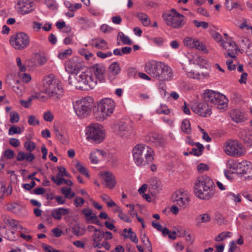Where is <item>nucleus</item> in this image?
Masks as SVG:
<instances>
[{"label": "nucleus", "instance_id": "1", "mask_svg": "<svg viewBox=\"0 0 252 252\" xmlns=\"http://www.w3.org/2000/svg\"><path fill=\"white\" fill-rule=\"evenodd\" d=\"M194 192L200 199L208 200L211 198L215 193V187L213 180L206 175L198 177L194 185Z\"/></svg>", "mask_w": 252, "mask_h": 252}, {"label": "nucleus", "instance_id": "2", "mask_svg": "<svg viewBox=\"0 0 252 252\" xmlns=\"http://www.w3.org/2000/svg\"><path fill=\"white\" fill-rule=\"evenodd\" d=\"M70 85L76 89L85 90L93 89L96 84V80L94 77L92 72L87 69L79 74H76L68 78Z\"/></svg>", "mask_w": 252, "mask_h": 252}, {"label": "nucleus", "instance_id": "3", "mask_svg": "<svg viewBox=\"0 0 252 252\" xmlns=\"http://www.w3.org/2000/svg\"><path fill=\"white\" fill-rule=\"evenodd\" d=\"M43 87L45 94L54 100H58L63 95V89L62 85L60 81L53 74H51L44 77Z\"/></svg>", "mask_w": 252, "mask_h": 252}, {"label": "nucleus", "instance_id": "4", "mask_svg": "<svg viewBox=\"0 0 252 252\" xmlns=\"http://www.w3.org/2000/svg\"><path fill=\"white\" fill-rule=\"evenodd\" d=\"M132 155L135 163L139 166H144L154 160L153 149L145 144H137L133 148Z\"/></svg>", "mask_w": 252, "mask_h": 252}, {"label": "nucleus", "instance_id": "5", "mask_svg": "<svg viewBox=\"0 0 252 252\" xmlns=\"http://www.w3.org/2000/svg\"><path fill=\"white\" fill-rule=\"evenodd\" d=\"M115 107L114 101L109 98L102 99L94 109V115L99 121H102L110 117L114 112Z\"/></svg>", "mask_w": 252, "mask_h": 252}, {"label": "nucleus", "instance_id": "6", "mask_svg": "<svg viewBox=\"0 0 252 252\" xmlns=\"http://www.w3.org/2000/svg\"><path fill=\"white\" fill-rule=\"evenodd\" d=\"M203 97L204 100L211 107L215 106L220 110H224L228 107V99L224 95L220 93L208 90L204 92Z\"/></svg>", "mask_w": 252, "mask_h": 252}, {"label": "nucleus", "instance_id": "7", "mask_svg": "<svg viewBox=\"0 0 252 252\" xmlns=\"http://www.w3.org/2000/svg\"><path fill=\"white\" fill-rule=\"evenodd\" d=\"M162 17L166 25L174 29L182 28L186 22L184 16L174 8L169 12L163 13Z\"/></svg>", "mask_w": 252, "mask_h": 252}, {"label": "nucleus", "instance_id": "8", "mask_svg": "<svg viewBox=\"0 0 252 252\" xmlns=\"http://www.w3.org/2000/svg\"><path fill=\"white\" fill-rule=\"evenodd\" d=\"M93 107L94 99L89 96L78 100L73 103L75 112L81 118L89 116Z\"/></svg>", "mask_w": 252, "mask_h": 252}, {"label": "nucleus", "instance_id": "9", "mask_svg": "<svg viewBox=\"0 0 252 252\" xmlns=\"http://www.w3.org/2000/svg\"><path fill=\"white\" fill-rule=\"evenodd\" d=\"M86 135L88 140H92L96 143L101 142L105 138L102 126L97 123H93L86 128Z\"/></svg>", "mask_w": 252, "mask_h": 252}, {"label": "nucleus", "instance_id": "10", "mask_svg": "<svg viewBox=\"0 0 252 252\" xmlns=\"http://www.w3.org/2000/svg\"><path fill=\"white\" fill-rule=\"evenodd\" d=\"M11 46L16 50H22L27 48L30 43L29 36L25 32H18L11 36Z\"/></svg>", "mask_w": 252, "mask_h": 252}, {"label": "nucleus", "instance_id": "11", "mask_svg": "<svg viewBox=\"0 0 252 252\" xmlns=\"http://www.w3.org/2000/svg\"><path fill=\"white\" fill-rule=\"evenodd\" d=\"M114 129L117 135L125 139H128L135 134L133 126L129 123L123 121H120L116 124Z\"/></svg>", "mask_w": 252, "mask_h": 252}, {"label": "nucleus", "instance_id": "12", "mask_svg": "<svg viewBox=\"0 0 252 252\" xmlns=\"http://www.w3.org/2000/svg\"><path fill=\"white\" fill-rule=\"evenodd\" d=\"M226 155L231 157H240L244 156L246 151L244 146L237 140H229L224 149Z\"/></svg>", "mask_w": 252, "mask_h": 252}, {"label": "nucleus", "instance_id": "13", "mask_svg": "<svg viewBox=\"0 0 252 252\" xmlns=\"http://www.w3.org/2000/svg\"><path fill=\"white\" fill-rule=\"evenodd\" d=\"M24 147L28 152H19L16 157L17 160L18 161H22L25 159L29 162L32 161L35 158V156L32 152L35 149V143L33 141L28 140L25 142Z\"/></svg>", "mask_w": 252, "mask_h": 252}, {"label": "nucleus", "instance_id": "14", "mask_svg": "<svg viewBox=\"0 0 252 252\" xmlns=\"http://www.w3.org/2000/svg\"><path fill=\"white\" fill-rule=\"evenodd\" d=\"M163 64L161 62L149 61L145 64V71L152 77L158 80Z\"/></svg>", "mask_w": 252, "mask_h": 252}, {"label": "nucleus", "instance_id": "15", "mask_svg": "<svg viewBox=\"0 0 252 252\" xmlns=\"http://www.w3.org/2000/svg\"><path fill=\"white\" fill-rule=\"evenodd\" d=\"M83 66V63L81 59L77 56L73 57L65 63V70L70 74L77 73Z\"/></svg>", "mask_w": 252, "mask_h": 252}, {"label": "nucleus", "instance_id": "16", "mask_svg": "<svg viewBox=\"0 0 252 252\" xmlns=\"http://www.w3.org/2000/svg\"><path fill=\"white\" fill-rule=\"evenodd\" d=\"M192 109L194 113L203 117L210 116L212 114L211 106L205 100L195 102L192 106Z\"/></svg>", "mask_w": 252, "mask_h": 252}, {"label": "nucleus", "instance_id": "17", "mask_svg": "<svg viewBox=\"0 0 252 252\" xmlns=\"http://www.w3.org/2000/svg\"><path fill=\"white\" fill-rule=\"evenodd\" d=\"M16 7L18 13L22 15L29 13L35 9L34 4L31 0H18Z\"/></svg>", "mask_w": 252, "mask_h": 252}, {"label": "nucleus", "instance_id": "18", "mask_svg": "<svg viewBox=\"0 0 252 252\" xmlns=\"http://www.w3.org/2000/svg\"><path fill=\"white\" fill-rule=\"evenodd\" d=\"M221 46L226 50L224 56L226 58L228 57L231 59L236 60L237 58L235 53L237 50L240 51L237 45L234 42L223 41L221 44Z\"/></svg>", "mask_w": 252, "mask_h": 252}, {"label": "nucleus", "instance_id": "19", "mask_svg": "<svg viewBox=\"0 0 252 252\" xmlns=\"http://www.w3.org/2000/svg\"><path fill=\"white\" fill-rule=\"evenodd\" d=\"M240 165L238 174L246 180H252V163L250 161H243Z\"/></svg>", "mask_w": 252, "mask_h": 252}, {"label": "nucleus", "instance_id": "20", "mask_svg": "<svg viewBox=\"0 0 252 252\" xmlns=\"http://www.w3.org/2000/svg\"><path fill=\"white\" fill-rule=\"evenodd\" d=\"M146 140L157 147H162L166 143L163 136L160 134L156 133L149 134L146 137Z\"/></svg>", "mask_w": 252, "mask_h": 252}, {"label": "nucleus", "instance_id": "21", "mask_svg": "<svg viewBox=\"0 0 252 252\" xmlns=\"http://www.w3.org/2000/svg\"><path fill=\"white\" fill-rule=\"evenodd\" d=\"M101 177L105 183V187L109 189H113L116 185V181L113 174L108 171L101 173Z\"/></svg>", "mask_w": 252, "mask_h": 252}, {"label": "nucleus", "instance_id": "22", "mask_svg": "<svg viewBox=\"0 0 252 252\" xmlns=\"http://www.w3.org/2000/svg\"><path fill=\"white\" fill-rule=\"evenodd\" d=\"M173 202L180 207L185 208L189 203V199L180 193L175 192L172 197Z\"/></svg>", "mask_w": 252, "mask_h": 252}, {"label": "nucleus", "instance_id": "23", "mask_svg": "<svg viewBox=\"0 0 252 252\" xmlns=\"http://www.w3.org/2000/svg\"><path fill=\"white\" fill-rule=\"evenodd\" d=\"M1 219L4 222L10 227L12 229H23V227L20 225L18 220H14L8 216L3 214Z\"/></svg>", "mask_w": 252, "mask_h": 252}, {"label": "nucleus", "instance_id": "24", "mask_svg": "<svg viewBox=\"0 0 252 252\" xmlns=\"http://www.w3.org/2000/svg\"><path fill=\"white\" fill-rule=\"evenodd\" d=\"M173 73L171 68L169 66L164 63L158 80L160 81L164 80L168 81L171 79Z\"/></svg>", "mask_w": 252, "mask_h": 252}, {"label": "nucleus", "instance_id": "25", "mask_svg": "<svg viewBox=\"0 0 252 252\" xmlns=\"http://www.w3.org/2000/svg\"><path fill=\"white\" fill-rule=\"evenodd\" d=\"M90 45L92 47H94L98 49L106 50L108 49L107 41L101 38H96L92 39Z\"/></svg>", "mask_w": 252, "mask_h": 252}, {"label": "nucleus", "instance_id": "26", "mask_svg": "<svg viewBox=\"0 0 252 252\" xmlns=\"http://www.w3.org/2000/svg\"><path fill=\"white\" fill-rule=\"evenodd\" d=\"M69 213V209L65 208H58L52 211V217L57 220H61L62 216H65Z\"/></svg>", "mask_w": 252, "mask_h": 252}, {"label": "nucleus", "instance_id": "27", "mask_svg": "<svg viewBox=\"0 0 252 252\" xmlns=\"http://www.w3.org/2000/svg\"><path fill=\"white\" fill-rule=\"evenodd\" d=\"M92 69L94 73L95 79H98L99 81L102 82L104 79V73L105 72V68L101 64H94Z\"/></svg>", "mask_w": 252, "mask_h": 252}, {"label": "nucleus", "instance_id": "28", "mask_svg": "<svg viewBox=\"0 0 252 252\" xmlns=\"http://www.w3.org/2000/svg\"><path fill=\"white\" fill-rule=\"evenodd\" d=\"M230 117L235 123H242L245 121L243 114L238 110H233L230 113Z\"/></svg>", "mask_w": 252, "mask_h": 252}, {"label": "nucleus", "instance_id": "29", "mask_svg": "<svg viewBox=\"0 0 252 252\" xmlns=\"http://www.w3.org/2000/svg\"><path fill=\"white\" fill-rule=\"evenodd\" d=\"M211 220V217L207 213H204L198 215L195 218L196 226L199 227L202 223H207Z\"/></svg>", "mask_w": 252, "mask_h": 252}, {"label": "nucleus", "instance_id": "30", "mask_svg": "<svg viewBox=\"0 0 252 252\" xmlns=\"http://www.w3.org/2000/svg\"><path fill=\"white\" fill-rule=\"evenodd\" d=\"M241 162H237L232 160H228L226 165L228 170L226 171L229 173H233L234 171L236 170L238 174L239 167Z\"/></svg>", "mask_w": 252, "mask_h": 252}, {"label": "nucleus", "instance_id": "31", "mask_svg": "<svg viewBox=\"0 0 252 252\" xmlns=\"http://www.w3.org/2000/svg\"><path fill=\"white\" fill-rule=\"evenodd\" d=\"M108 69L110 75L115 77L119 73L121 68L119 63L114 62L111 64Z\"/></svg>", "mask_w": 252, "mask_h": 252}, {"label": "nucleus", "instance_id": "32", "mask_svg": "<svg viewBox=\"0 0 252 252\" xmlns=\"http://www.w3.org/2000/svg\"><path fill=\"white\" fill-rule=\"evenodd\" d=\"M150 186L155 192H158L162 189L161 182L156 178H152L150 180Z\"/></svg>", "mask_w": 252, "mask_h": 252}, {"label": "nucleus", "instance_id": "33", "mask_svg": "<svg viewBox=\"0 0 252 252\" xmlns=\"http://www.w3.org/2000/svg\"><path fill=\"white\" fill-rule=\"evenodd\" d=\"M194 145L196 146L197 148H192L189 153L196 156L201 155L204 149L203 145L199 142L196 143Z\"/></svg>", "mask_w": 252, "mask_h": 252}, {"label": "nucleus", "instance_id": "34", "mask_svg": "<svg viewBox=\"0 0 252 252\" xmlns=\"http://www.w3.org/2000/svg\"><path fill=\"white\" fill-rule=\"evenodd\" d=\"M137 18L142 22L144 26H148L150 24V20L147 15L142 12L136 14Z\"/></svg>", "mask_w": 252, "mask_h": 252}, {"label": "nucleus", "instance_id": "35", "mask_svg": "<svg viewBox=\"0 0 252 252\" xmlns=\"http://www.w3.org/2000/svg\"><path fill=\"white\" fill-rule=\"evenodd\" d=\"M7 209L14 214H17L21 211V206L19 204L13 202L7 205Z\"/></svg>", "mask_w": 252, "mask_h": 252}, {"label": "nucleus", "instance_id": "36", "mask_svg": "<svg viewBox=\"0 0 252 252\" xmlns=\"http://www.w3.org/2000/svg\"><path fill=\"white\" fill-rule=\"evenodd\" d=\"M53 132L56 135L57 138L63 144L67 143V139L60 132L59 128L54 126L53 127Z\"/></svg>", "mask_w": 252, "mask_h": 252}, {"label": "nucleus", "instance_id": "37", "mask_svg": "<svg viewBox=\"0 0 252 252\" xmlns=\"http://www.w3.org/2000/svg\"><path fill=\"white\" fill-rule=\"evenodd\" d=\"M93 237V240L95 243L100 242L104 237L103 231H101L99 229L94 228Z\"/></svg>", "mask_w": 252, "mask_h": 252}, {"label": "nucleus", "instance_id": "38", "mask_svg": "<svg viewBox=\"0 0 252 252\" xmlns=\"http://www.w3.org/2000/svg\"><path fill=\"white\" fill-rule=\"evenodd\" d=\"M226 199L229 202H233L235 203L240 202L241 199L239 194H235L232 192H229L226 195Z\"/></svg>", "mask_w": 252, "mask_h": 252}, {"label": "nucleus", "instance_id": "39", "mask_svg": "<svg viewBox=\"0 0 252 252\" xmlns=\"http://www.w3.org/2000/svg\"><path fill=\"white\" fill-rule=\"evenodd\" d=\"M197 40L198 39L197 38L188 36L184 39L183 42L186 46L189 48H193L194 44L196 42H197Z\"/></svg>", "mask_w": 252, "mask_h": 252}, {"label": "nucleus", "instance_id": "40", "mask_svg": "<svg viewBox=\"0 0 252 252\" xmlns=\"http://www.w3.org/2000/svg\"><path fill=\"white\" fill-rule=\"evenodd\" d=\"M13 90L17 94L21 95L24 91V87L20 84V81L18 80H17L15 81V85L13 86Z\"/></svg>", "mask_w": 252, "mask_h": 252}, {"label": "nucleus", "instance_id": "41", "mask_svg": "<svg viewBox=\"0 0 252 252\" xmlns=\"http://www.w3.org/2000/svg\"><path fill=\"white\" fill-rule=\"evenodd\" d=\"M127 234H124L123 236L125 238H128L130 240L134 243L138 242V239L136 236L135 233L132 231L131 228H129L127 231Z\"/></svg>", "mask_w": 252, "mask_h": 252}, {"label": "nucleus", "instance_id": "42", "mask_svg": "<svg viewBox=\"0 0 252 252\" xmlns=\"http://www.w3.org/2000/svg\"><path fill=\"white\" fill-rule=\"evenodd\" d=\"M44 93V91L41 92H34L31 95L33 99H37L40 101L44 102L47 100V97Z\"/></svg>", "mask_w": 252, "mask_h": 252}, {"label": "nucleus", "instance_id": "43", "mask_svg": "<svg viewBox=\"0 0 252 252\" xmlns=\"http://www.w3.org/2000/svg\"><path fill=\"white\" fill-rule=\"evenodd\" d=\"M121 40L124 44L125 45H131L132 42V41L129 39V38L125 35L123 32H119L118 34V40Z\"/></svg>", "mask_w": 252, "mask_h": 252}, {"label": "nucleus", "instance_id": "44", "mask_svg": "<svg viewBox=\"0 0 252 252\" xmlns=\"http://www.w3.org/2000/svg\"><path fill=\"white\" fill-rule=\"evenodd\" d=\"M182 130L186 133H189L191 131L190 124L188 120H184L181 124Z\"/></svg>", "mask_w": 252, "mask_h": 252}, {"label": "nucleus", "instance_id": "45", "mask_svg": "<svg viewBox=\"0 0 252 252\" xmlns=\"http://www.w3.org/2000/svg\"><path fill=\"white\" fill-rule=\"evenodd\" d=\"M193 48H195L199 51H203L205 53H207V49L203 43L199 40H197V42L194 44Z\"/></svg>", "mask_w": 252, "mask_h": 252}, {"label": "nucleus", "instance_id": "46", "mask_svg": "<svg viewBox=\"0 0 252 252\" xmlns=\"http://www.w3.org/2000/svg\"><path fill=\"white\" fill-rule=\"evenodd\" d=\"M231 234V232L228 231L220 233L215 238V241L218 242L222 241L225 239L226 238L230 237Z\"/></svg>", "mask_w": 252, "mask_h": 252}, {"label": "nucleus", "instance_id": "47", "mask_svg": "<svg viewBox=\"0 0 252 252\" xmlns=\"http://www.w3.org/2000/svg\"><path fill=\"white\" fill-rule=\"evenodd\" d=\"M237 63V59L234 60V59H229L226 61V64L227 66V68L229 70H234L236 69V63Z\"/></svg>", "mask_w": 252, "mask_h": 252}, {"label": "nucleus", "instance_id": "48", "mask_svg": "<svg viewBox=\"0 0 252 252\" xmlns=\"http://www.w3.org/2000/svg\"><path fill=\"white\" fill-rule=\"evenodd\" d=\"M72 53V49L71 48H68L63 52L59 53L58 55V57L60 59L63 60L71 55Z\"/></svg>", "mask_w": 252, "mask_h": 252}, {"label": "nucleus", "instance_id": "49", "mask_svg": "<svg viewBox=\"0 0 252 252\" xmlns=\"http://www.w3.org/2000/svg\"><path fill=\"white\" fill-rule=\"evenodd\" d=\"M10 122L11 123H16L19 122L20 117L18 113L16 111H11L10 113Z\"/></svg>", "mask_w": 252, "mask_h": 252}, {"label": "nucleus", "instance_id": "50", "mask_svg": "<svg viewBox=\"0 0 252 252\" xmlns=\"http://www.w3.org/2000/svg\"><path fill=\"white\" fill-rule=\"evenodd\" d=\"M228 252H241L240 248L236 245L235 241L229 243Z\"/></svg>", "mask_w": 252, "mask_h": 252}, {"label": "nucleus", "instance_id": "51", "mask_svg": "<svg viewBox=\"0 0 252 252\" xmlns=\"http://www.w3.org/2000/svg\"><path fill=\"white\" fill-rule=\"evenodd\" d=\"M76 169L79 171L80 173L86 177H89V174L88 170L84 167L80 163L78 162L76 165Z\"/></svg>", "mask_w": 252, "mask_h": 252}, {"label": "nucleus", "instance_id": "52", "mask_svg": "<svg viewBox=\"0 0 252 252\" xmlns=\"http://www.w3.org/2000/svg\"><path fill=\"white\" fill-rule=\"evenodd\" d=\"M79 53L82 56H84L86 60H89L91 57L94 56V54L89 52L85 49H81L79 51Z\"/></svg>", "mask_w": 252, "mask_h": 252}, {"label": "nucleus", "instance_id": "53", "mask_svg": "<svg viewBox=\"0 0 252 252\" xmlns=\"http://www.w3.org/2000/svg\"><path fill=\"white\" fill-rule=\"evenodd\" d=\"M141 241H142V243L144 244V245L147 247V248H148V249L149 250H151L152 246H151V243L149 241V238L145 234H144L143 235H142L141 236Z\"/></svg>", "mask_w": 252, "mask_h": 252}, {"label": "nucleus", "instance_id": "54", "mask_svg": "<svg viewBox=\"0 0 252 252\" xmlns=\"http://www.w3.org/2000/svg\"><path fill=\"white\" fill-rule=\"evenodd\" d=\"M22 132L20 127L16 126H12L8 130L9 135H12L14 134H20Z\"/></svg>", "mask_w": 252, "mask_h": 252}, {"label": "nucleus", "instance_id": "55", "mask_svg": "<svg viewBox=\"0 0 252 252\" xmlns=\"http://www.w3.org/2000/svg\"><path fill=\"white\" fill-rule=\"evenodd\" d=\"M28 124L31 126L38 125L39 121L36 119V117L33 115H30L28 117Z\"/></svg>", "mask_w": 252, "mask_h": 252}, {"label": "nucleus", "instance_id": "56", "mask_svg": "<svg viewBox=\"0 0 252 252\" xmlns=\"http://www.w3.org/2000/svg\"><path fill=\"white\" fill-rule=\"evenodd\" d=\"M43 119L45 121L52 122L54 119V115L51 111L45 112L43 114Z\"/></svg>", "mask_w": 252, "mask_h": 252}, {"label": "nucleus", "instance_id": "57", "mask_svg": "<svg viewBox=\"0 0 252 252\" xmlns=\"http://www.w3.org/2000/svg\"><path fill=\"white\" fill-rule=\"evenodd\" d=\"M192 22L197 28L202 27L203 29H206L208 27V23L206 22H201L194 20Z\"/></svg>", "mask_w": 252, "mask_h": 252}, {"label": "nucleus", "instance_id": "58", "mask_svg": "<svg viewBox=\"0 0 252 252\" xmlns=\"http://www.w3.org/2000/svg\"><path fill=\"white\" fill-rule=\"evenodd\" d=\"M157 111L158 114L168 115L170 113V110L167 108L166 106L163 105H161Z\"/></svg>", "mask_w": 252, "mask_h": 252}, {"label": "nucleus", "instance_id": "59", "mask_svg": "<svg viewBox=\"0 0 252 252\" xmlns=\"http://www.w3.org/2000/svg\"><path fill=\"white\" fill-rule=\"evenodd\" d=\"M32 99L33 98L31 95L28 98L27 101H25L24 100H20V103L24 107L29 108L31 104V102Z\"/></svg>", "mask_w": 252, "mask_h": 252}, {"label": "nucleus", "instance_id": "60", "mask_svg": "<svg viewBox=\"0 0 252 252\" xmlns=\"http://www.w3.org/2000/svg\"><path fill=\"white\" fill-rule=\"evenodd\" d=\"M45 3L49 8L52 9L57 8V3L54 0H46Z\"/></svg>", "mask_w": 252, "mask_h": 252}, {"label": "nucleus", "instance_id": "61", "mask_svg": "<svg viewBox=\"0 0 252 252\" xmlns=\"http://www.w3.org/2000/svg\"><path fill=\"white\" fill-rule=\"evenodd\" d=\"M22 80L25 83H28L31 80V76L28 73H23L20 75Z\"/></svg>", "mask_w": 252, "mask_h": 252}, {"label": "nucleus", "instance_id": "62", "mask_svg": "<svg viewBox=\"0 0 252 252\" xmlns=\"http://www.w3.org/2000/svg\"><path fill=\"white\" fill-rule=\"evenodd\" d=\"M3 155L4 157L7 159H11L14 157V154L12 150L7 149L4 151Z\"/></svg>", "mask_w": 252, "mask_h": 252}, {"label": "nucleus", "instance_id": "63", "mask_svg": "<svg viewBox=\"0 0 252 252\" xmlns=\"http://www.w3.org/2000/svg\"><path fill=\"white\" fill-rule=\"evenodd\" d=\"M118 217L120 218L121 220L125 222H130L131 221L129 217L126 214H124L122 211L119 213Z\"/></svg>", "mask_w": 252, "mask_h": 252}, {"label": "nucleus", "instance_id": "64", "mask_svg": "<svg viewBox=\"0 0 252 252\" xmlns=\"http://www.w3.org/2000/svg\"><path fill=\"white\" fill-rule=\"evenodd\" d=\"M84 203V199L80 197H76L74 201V204L76 207H81Z\"/></svg>", "mask_w": 252, "mask_h": 252}]
</instances>
